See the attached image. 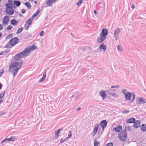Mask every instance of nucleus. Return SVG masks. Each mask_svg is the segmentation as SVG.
<instances>
[{
  "label": "nucleus",
  "mask_w": 146,
  "mask_h": 146,
  "mask_svg": "<svg viewBox=\"0 0 146 146\" xmlns=\"http://www.w3.org/2000/svg\"><path fill=\"white\" fill-rule=\"evenodd\" d=\"M8 2H9L8 3L9 4V5H11L13 4L12 0H8Z\"/></svg>",
  "instance_id": "52"
},
{
  "label": "nucleus",
  "mask_w": 146,
  "mask_h": 146,
  "mask_svg": "<svg viewBox=\"0 0 146 146\" xmlns=\"http://www.w3.org/2000/svg\"><path fill=\"white\" fill-rule=\"evenodd\" d=\"M99 126V124H97L95 125L92 134V136L93 137H94L97 134Z\"/></svg>",
  "instance_id": "10"
},
{
  "label": "nucleus",
  "mask_w": 146,
  "mask_h": 146,
  "mask_svg": "<svg viewBox=\"0 0 146 146\" xmlns=\"http://www.w3.org/2000/svg\"><path fill=\"white\" fill-rule=\"evenodd\" d=\"M62 128H60L57 130L56 131L54 132V134L59 135L60 132L62 130Z\"/></svg>",
  "instance_id": "36"
},
{
  "label": "nucleus",
  "mask_w": 146,
  "mask_h": 146,
  "mask_svg": "<svg viewBox=\"0 0 146 146\" xmlns=\"http://www.w3.org/2000/svg\"><path fill=\"white\" fill-rule=\"evenodd\" d=\"M99 94L102 97L103 99H104L106 97V94L105 93V91L104 90L100 91Z\"/></svg>",
  "instance_id": "16"
},
{
  "label": "nucleus",
  "mask_w": 146,
  "mask_h": 146,
  "mask_svg": "<svg viewBox=\"0 0 146 146\" xmlns=\"http://www.w3.org/2000/svg\"><path fill=\"white\" fill-rule=\"evenodd\" d=\"M28 56L25 49L22 52L16 54L13 58L15 61L11 62L9 66V72L13 74L15 77L17 74L19 70L23 65V61L21 58H23Z\"/></svg>",
  "instance_id": "1"
},
{
  "label": "nucleus",
  "mask_w": 146,
  "mask_h": 146,
  "mask_svg": "<svg viewBox=\"0 0 146 146\" xmlns=\"http://www.w3.org/2000/svg\"><path fill=\"white\" fill-rule=\"evenodd\" d=\"M122 127L121 125H118L116 127L113 128V130L115 131L116 133L119 132L122 129Z\"/></svg>",
  "instance_id": "13"
},
{
  "label": "nucleus",
  "mask_w": 146,
  "mask_h": 146,
  "mask_svg": "<svg viewBox=\"0 0 146 146\" xmlns=\"http://www.w3.org/2000/svg\"><path fill=\"white\" fill-rule=\"evenodd\" d=\"M133 127L135 129L138 128L140 125V121L139 120H135V122H134Z\"/></svg>",
  "instance_id": "11"
},
{
  "label": "nucleus",
  "mask_w": 146,
  "mask_h": 146,
  "mask_svg": "<svg viewBox=\"0 0 146 146\" xmlns=\"http://www.w3.org/2000/svg\"><path fill=\"white\" fill-rule=\"evenodd\" d=\"M5 6L6 7V8L8 9L11 11H14V10L13 9V8L10 5H9V4L8 3L6 4L5 5Z\"/></svg>",
  "instance_id": "28"
},
{
  "label": "nucleus",
  "mask_w": 146,
  "mask_h": 146,
  "mask_svg": "<svg viewBox=\"0 0 146 146\" xmlns=\"http://www.w3.org/2000/svg\"><path fill=\"white\" fill-rule=\"evenodd\" d=\"M15 139H16V138L15 136H11L9 138H5L2 141L1 143H3L4 142H6L7 143V142L10 141H14Z\"/></svg>",
  "instance_id": "9"
},
{
  "label": "nucleus",
  "mask_w": 146,
  "mask_h": 146,
  "mask_svg": "<svg viewBox=\"0 0 146 146\" xmlns=\"http://www.w3.org/2000/svg\"><path fill=\"white\" fill-rule=\"evenodd\" d=\"M120 32L121 29L119 28H117L114 31V36L116 40L119 38L118 35Z\"/></svg>",
  "instance_id": "8"
},
{
  "label": "nucleus",
  "mask_w": 146,
  "mask_h": 146,
  "mask_svg": "<svg viewBox=\"0 0 146 146\" xmlns=\"http://www.w3.org/2000/svg\"><path fill=\"white\" fill-rule=\"evenodd\" d=\"M122 92L123 93V94L125 95V96L127 94V90L125 89H123L122 90Z\"/></svg>",
  "instance_id": "42"
},
{
  "label": "nucleus",
  "mask_w": 146,
  "mask_h": 146,
  "mask_svg": "<svg viewBox=\"0 0 146 146\" xmlns=\"http://www.w3.org/2000/svg\"><path fill=\"white\" fill-rule=\"evenodd\" d=\"M5 11H6V13L9 15H13L14 13V11H13L7 9H5Z\"/></svg>",
  "instance_id": "23"
},
{
  "label": "nucleus",
  "mask_w": 146,
  "mask_h": 146,
  "mask_svg": "<svg viewBox=\"0 0 146 146\" xmlns=\"http://www.w3.org/2000/svg\"><path fill=\"white\" fill-rule=\"evenodd\" d=\"M43 75L42 77L39 80V82H41L43 81L45 79L46 77V71H44L43 72Z\"/></svg>",
  "instance_id": "19"
},
{
  "label": "nucleus",
  "mask_w": 146,
  "mask_h": 146,
  "mask_svg": "<svg viewBox=\"0 0 146 146\" xmlns=\"http://www.w3.org/2000/svg\"><path fill=\"white\" fill-rule=\"evenodd\" d=\"M5 92V91H4L0 94V100L2 98L4 97Z\"/></svg>",
  "instance_id": "39"
},
{
  "label": "nucleus",
  "mask_w": 146,
  "mask_h": 146,
  "mask_svg": "<svg viewBox=\"0 0 146 146\" xmlns=\"http://www.w3.org/2000/svg\"><path fill=\"white\" fill-rule=\"evenodd\" d=\"M115 89H111L110 88L107 90L106 91V92L108 94L110 95V94L112 93V92H113V90L115 91L116 90Z\"/></svg>",
  "instance_id": "25"
},
{
  "label": "nucleus",
  "mask_w": 146,
  "mask_h": 146,
  "mask_svg": "<svg viewBox=\"0 0 146 146\" xmlns=\"http://www.w3.org/2000/svg\"><path fill=\"white\" fill-rule=\"evenodd\" d=\"M98 48L100 51H102V50H103V51H104L106 50L107 47L103 43H102L100 45Z\"/></svg>",
  "instance_id": "15"
},
{
  "label": "nucleus",
  "mask_w": 146,
  "mask_h": 146,
  "mask_svg": "<svg viewBox=\"0 0 146 146\" xmlns=\"http://www.w3.org/2000/svg\"><path fill=\"white\" fill-rule=\"evenodd\" d=\"M40 10L39 9H38L37 11L35 13L36 14H37V15H38V14L40 12Z\"/></svg>",
  "instance_id": "53"
},
{
  "label": "nucleus",
  "mask_w": 146,
  "mask_h": 146,
  "mask_svg": "<svg viewBox=\"0 0 146 146\" xmlns=\"http://www.w3.org/2000/svg\"><path fill=\"white\" fill-rule=\"evenodd\" d=\"M98 5L99 7V10L103 11L104 10V4L102 3H99Z\"/></svg>",
  "instance_id": "22"
},
{
  "label": "nucleus",
  "mask_w": 146,
  "mask_h": 146,
  "mask_svg": "<svg viewBox=\"0 0 146 146\" xmlns=\"http://www.w3.org/2000/svg\"><path fill=\"white\" fill-rule=\"evenodd\" d=\"M108 31L107 29H103L101 33L100 34V36H98L97 40V42L98 44L100 43L103 42L106 38V36L108 34Z\"/></svg>",
  "instance_id": "2"
},
{
  "label": "nucleus",
  "mask_w": 146,
  "mask_h": 146,
  "mask_svg": "<svg viewBox=\"0 0 146 146\" xmlns=\"http://www.w3.org/2000/svg\"><path fill=\"white\" fill-rule=\"evenodd\" d=\"M13 36V34L11 33L8 35L6 37V39H8L11 38Z\"/></svg>",
  "instance_id": "38"
},
{
  "label": "nucleus",
  "mask_w": 146,
  "mask_h": 146,
  "mask_svg": "<svg viewBox=\"0 0 146 146\" xmlns=\"http://www.w3.org/2000/svg\"><path fill=\"white\" fill-rule=\"evenodd\" d=\"M137 104H145L146 103V99L143 97L137 98Z\"/></svg>",
  "instance_id": "6"
},
{
  "label": "nucleus",
  "mask_w": 146,
  "mask_h": 146,
  "mask_svg": "<svg viewBox=\"0 0 146 146\" xmlns=\"http://www.w3.org/2000/svg\"><path fill=\"white\" fill-rule=\"evenodd\" d=\"M46 4L48 6H50L52 5L53 2H52V0H46Z\"/></svg>",
  "instance_id": "29"
},
{
  "label": "nucleus",
  "mask_w": 146,
  "mask_h": 146,
  "mask_svg": "<svg viewBox=\"0 0 146 146\" xmlns=\"http://www.w3.org/2000/svg\"><path fill=\"white\" fill-rule=\"evenodd\" d=\"M72 136V133H70L68 135V137L66 138L67 139H69Z\"/></svg>",
  "instance_id": "49"
},
{
  "label": "nucleus",
  "mask_w": 146,
  "mask_h": 146,
  "mask_svg": "<svg viewBox=\"0 0 146 146\" xmlns=\"http://www.w3.org/2000/svg\"><path fill=\"white\" fill-rule=\"evenodd\" d=\"M106 146H113V143L112 142L109 143L106 145Z\"/></svg>",
  "instance_id": "43"
},
{
  "label": "nucleus",
  "mask_w": 146,
  "mask_h": 146,
  "mask_svg": "<svg viewBox=\"0 0 146 146\" xmlns=\"http://www.w3.org/2000/svg\"><path fill=\"white\" fill-rule=\"evenodd\" d=\"M24 4L29 9H30L31 8L32 6L31 5L30 3L26 2Z\"/></svg>",
  "instance_id": "30"
},
{
  "label": "nucleus",
  "mask_w": 146,
  "mask_h": 146,
  "mask_svg": "<svg viewBox=\"0 0 146 146\" xmlns=\"http://www.w3.org/2000/svg\"><path fill=\"white\" fill-rule=\"evenodd\" d=\"M5 6L6 7V8L8 9L11 11H14V10L13 9V8L10 5H9V4L8 3L6 4L5 5Z\"/></svg>",
  "instance_id": "27"
},
{
  "label": "nucleus",
  "mask_w": 146,
  "mask_h": 146,
  "mask_svg": "<svg viewBox=\"0 0 146 146\" xmlns=\"http://www.w3.org/2000/svg\"><path fill=\"white\" fill-rule=\"evenodd\" d=\"M10 5L13 8H16V7L15 6V5H13V4H12V5Z\"/></svg>",
  "instance_id": "57"
},
{
  "label": "nucleus",
  "mask_w": 146,
  "mask_h": 146,
  "mask_svg": "<svg viewBox=\"0 0 146 146\" xmlns=\"http://www.w3.org/2000/svg\"><path fill=\"white\" fill-rule=\"evenodd\" d=\"M18 23V21L15 19H13L11 21V24L13 26L16 25Z\"/></svg>",
  "instance_id": "21"
},
{
  "label": "nucleus",
  "mask_w": 146,
  "mask_h": 146,
  "mask_svg": "<svg viewBox=\"0 0 146 146\" xmlns=\"http://www.w3.org/2000/svg\"><path fill=\"white\" fill-rule=\"evenodd\" d=\"M129 110H125V111H123L122 112V113H129Z\"/></svg>",
  "instance_id": "51"
},
{
  "label": "nucleus",
  "mask_w": 146,
  "mask_h": 146,
  "mask_svg": "<svg viewBox=\"0 0 146 146\" xmlns=\"http://www.w3.org/2000/svg\"><path fill=\"white\" fill-rule=\"evenodd\" d=\"M10 50H6L5 51H4V53L6 54L8 53L9 52H10Z\"/></svg>",
  "instance_id": "50"
},
{
  "label": "nucleus",
  "mask_w": 146,
  "mask_h": 146,
  "mask_svg": "<svg viewBox=\"0 0 146 146\" xmlns=\"http://www.w3.org/2000/svg\"><path fill=\"white\" fill-rule=\"evenodd\" d=\"M80 95L78 94V93L77 92H76L74 93V94L71 96L70 98L69 101H71L72 100V98H75V100H77L79 99Z\"/></svg>",
  "instance_id": "12"
},
{
  "label": "nucleus",
  "mask_w": 146,
  "mask_h": 146,
  "mask_svg": "<svg viewBox=\"0 0 146 146\" xmlns=\"http://www.w3.org/2000/svg\"><path fill=\"white\" fill-rule=\"evenodd\" d=\"M13 4L16 6L18 7L21 4V2L18 0H15L14 1Z\"/></svg>",
  "instance_id": "26"
},
{
  "label": "nucleus",
  "mask_w": 146,
  "mask_h": 146,
  "mask_svg": "<svg viewBox=\"0 0 146 146\" xmlns=\"http://www.w3.org/2000/svg\"><path fill=\"white\" fill-rule=\"evenodd\" d=\"M132 95L133 97V98L131 100V102H133L135 98V94L134 93H132Z\"/></svg>",
  "instance_id": "35"
},
{
  "label": "nucleus",
  "mask_w": 146,
  "mask_h": 146,
  "mask_svg": "<svg viewBox=\"0 0 146 146\" xmlns=\"http://www.w3.org/2000/svg\"><path fill=\"white\" fill-rule=\"evenodd\" d=\"M127 126H125V129H123L118 134V137L121 141H125L127 138V134L126 132Z\"/></svg>",
  "instance_id": "3"
},
{
  "label": "nucleus",
  "mask_w": 146,
  "mask_h": 146,
  "mask_svg": "<svg viewBox=\"0 0 146 146\" xmlns=\"http://www.w3.org/2000/svg\"><path fill=\"white\" fill-rule=\"evenodd\" d=\"M132 96V94L130 92H128L127 94L125 95V98L127 100H130Z\"/></svg>",
  "instance_id": "17"
},
{
  "label": "nucleus",
  "mask_w": 146,
  "mask_h": 146,
  "mask_svg": "<svg viewBox=\"0 0 146 146\" xmlns=\"http://www.w3.org/2000/svg\"><path fill=\"white\" fill-rule=\"evenodd\" d=\"M6 113V112H4L2 111L0 112V116H1L3 115L4 114Z\"/></svg>",
  "instance_id": "48"
},
{
  "label": "nucleus",
  "mask_w": 146,
  "mask_h": 146,
  "mask_svg": "<svg viewBox=\"0 0 146 146\" xmlns=\"http://www.w3.org/2000/svg\"><path fill=\"white\" fill-rule=\"evenodd\" d=\"M110 95L116 98H117L119 97V95L116 93H112L110 94Z\"/></svg>",
  "instance_id": "37"
},
{
  "label": "nucleus",
  "mask_w": 146,
  "mask_h": 146,
  "mask_svg": "<svg viewBox=\"0 0 146 146\" xmlns=\"http://www.w3.org/2000/svg\"><path fill=\"white\" fill-rule=\"evenodd\" d=\"M37 47H36L34 44L32 46H27L24 49L27 54H28L31 51H33Z\"/></svg>",
  "instance_id": "4"
},
{
  "label": "nucleus",
  "mask_w": 146,
  "mask_h": 146,
  "mask_svg": "<svg viewBox=\"0 0 146 146\" xmlns=\"http://www.w3.org/2000/svg\"><path fill=\"white\" fill-rule=\"evenodd\" d=\"M4 54V51L0 52V55H3Z\"/></svg>",
  "instance_id": "61"
},
{
  "label": "nucleus",
  "mask_w": 146,
  "mask_h": 146,
  "mask_svg": "<svg viewBox=\"0 0 146 146\" xmlns=\"http://www.w3.org/2000/svg\"><path fill=\"white\" fill-rule=\"evenodd\" d=\"M26 24H25L24 25V27L25 28V30H27L29 27V26H27Z\"/></svg>",
  "instance_id": "47"
},
{
  "label": "nucleus",
  "mask_w": 146,
  "mask_h": 146,
  "mask_svg": "<svg viewBox=\"0 0 146 146\" xmlns=\"http://www.w3.org/2000/svg\"><path fill=\"white\" fill-rule=\"evenodd\" d=\"M135 120V119L133 117L127 119L126 122L127 123H133Z\"/></svg>",
  "instance_id": "18"
},
{
  "label": "nucleus",
  "mask_w": 146,
  "mask_h": 146,
  "mask_svg": "<svg viewBox=\"0 0 146 146\" xmlns=\"http://www.w3.org/2000/svg\"><path fill=\"white\" fill-rule=\"evenodd\" d=\"M13 28V26L11 25H10L8 26L7 28H6V30L7 31H9L11 30Z\"/></svg>",
  "instance_id": "41"
},
{
  "label": "nucleus",
  "mask_w": 146,
  "mask_h": 146,
  "mask_svg": "<svg viewBox=\"0 0 146 146\" xmlns=\"http://www.w3.org/2000/svg\"><path fill=\"white\" fill-rule=\"evenodd\" d=\"M66 140V139L65 138V139H64V140H63V139H61L60 140V143H63Z\"/></svg>",
  "instance_id": "46"
},
{
  "label": "nucleus",
  "mask_w": 146,
  "mask_h": 146,
  "mask_svg": "<svg viewBox=\"0 0 146 146\" xmlns=\"http://www.w3.org/2000/svg\"><path fill=\"white\" fill-rule=\"evenodd\" d=\"M141 129L142 131H146V124H143L140 126Z\"/></svg>",
  "instance_id": "20"
},
{
  "label": "nucleus",
  "mask_w": 146,
  "mask_h": 146,
  "mask_svg": "<svg viewBox=\"0 0 146 146\" xmlns=\"http://www.w3.org/2000/svg\"><path fill=\"white\" fill-rule=\"evenodd\" d=\"M94 13L95 14V15L97 14V11L96 10H94Z\"/></svg>",
  "instance_id": "63"
},
{
  "label": "nucleus",
  "mask_w": 146,
  "mask_h": 146,
  "mask_svg": "<svg viewBox=\"0 0 146 146\" xmlns=\"http://www.w3.org/2000/svg\"><path fill=\"white\" fill-rule=\"evenodd\" d=\"M108 124L107 121L105 120L102 121L100 123L99 125L102 127V129L104 131L106 128Z\"/></svg>",
  "instance_id": "7"
},
{
  "label": "nucleus",
  "mask_w": 146,
  "mask_h": 146,
  "mask_svg": "<svg viewBox=\"0 0 146 146\" xmlns=\"http://www.w3.org/2000/svg\"><path fill=\"white\" fill-rule=\"evenodd\" d=\"M4 72V70H1V71L0 72V77L3 74V73Z\"/></svg>",
  "instance_id": "54"
},
{
  "label": "nucleus",
  "mask_w": 146,
  "mask_h": 146,
  "mask_svg": "<svg viewBox=\"0 0 146 146\" xmlns=\"http://www.w3.org/2000/svg\"><path fill=\"white\" fill-rule=\"evenodd\" d=\"M3 102V100H0V104H1Z\"/></svg>",
  "instance_id": "64"
},
{
  "label": "nucleus",
  "mask_w": 146,
  "mask_h": 146,
  "mask_svg": "<svg viewBox=\"0 0 146 146\" xmlns=\"http://www.w3.org/2000/svg\"><path fill=\"white\" fill-rule=\"evenodd\" d=\"M13 46H12V45H11L10 44V42H9V41L7 43V44L3 47V48H11Z\"/></svg>",
  "instance_id": "32"
},
{
  "label": "nucleus",
  "mask_w": 146,
  "mask_h": 146,
  "mask_svg": "<svg viewBox=\"0 0 146 146\" xmlns=\"http://www.w3.org/2000/svg\"><path fill=\"white\" fill-rule=\"evenodd\" d=\"M36 16L34 15H33L32 16V18H31L33 19H33L35 18L36 17Z\"/></svg>",
  "instance_id": "59"
},
{
  "label": "nucleus",
  "mask_w": 146,
  "mask_h": 146,
  "mask_svg": "<svg viewBox=\"0 0 146 146\" xmlns=\"http://www.w3.org/2000/svg\"><path fill=\"white\" fill-rule=\"evenodd\" d=\"M18 39V38L16 37L13 38L9 41L10 44L12 45V46H14L17 44Z\"/></svg>",
  "instance_id": "5"
},
{
  "label": "nucleus",
  "mask_w": 146,
  "mask_h": 146,
  "mask_svg": "<svg viewBox=\"0 0 146 146\" xmlns=\"http://www.w3.org/2000/svg\"><path fill=\"white\" fill-rule=\"evenodd\" d=\"M44 32L43 31H42L39 33V35L40 36H42L44 35Z\"/></svg>",
  "instance_id": "44"
},
{
  "label": "nucleus",
  "mask_w": 146,
  "mask_h": 146,
  "mask_svg": "<svg viewBox=\"0 0 146 146\" xmlns=\"http://www.w3.org/2000/svg\"><path fill=\"white\" fill-rule=\"evenodd\" d=\"M84 0H79L76 3V4L78 6H79L82 3Z\"/></svg>",
  "instance_id": "33"
},
{
  "label": "nucleus",
  "mask_w": 146,
  "mask_h": 146,
  "mask_svg": "<svg viewBox=\"0 0 146 146\" xmlns=\"http://www.w3.org/2000/svg\"><path fill=\"white\" fill-rule=\"evenodd\" d=\"M117 49L119 51H122L123 50V48L121 45H119L117 46Z\"/></svg>",
  "instance_id": "40"
},
{
  "label": "nucleus",
  "mask_w": 146,
  "mask_h": 146,
  "mask_svg": "<svg viewBox=\"0 0 146 146\" xmlns=\"http://www.w3.org/2000/svg\"><path fill=\"white\" fill-rule=\"evenodd\" d=\"M131 8L133 9L135 8V5L134 4H132L131 6Z\"/></svg>",
  "instance_id": "62"
},
{
  "label": "nucleus",
  "mask_w": 146,
  "mask_h": 146,
  "mask_svg": "<svg viewBox=\"0 0 146 146\" xmlns=\"http://www.w3.org/2000/svg\"><path fill=\"white\" fill-rule=\"evenodd\" d=\"M9 17L7 16H5L3 18V25H7L8 24V23L9 22Z\"/></svg>",
  "instance_id": "14"
},
{
  "label": "nucleus",
  "mask_w": 146,
  "mask_h": 146,
  "mask_svg": "<svg viewBox=\"0 0 146 146\" xmlns=\"http://www.w3.org/2000/svg\"><path fill=\"white\" fill-rule=\"evenodd\" d=\"M81 109V108H77V109H76V111H79V110H80Z\"/></svg>",
  "instance_id": "60"
},
{
  "label": "nucleus",
  "mask_w": 146,
  "mask_h": 146,
  "mask_svg": "<svg viewBox=\"0 0 146 146\" xmlns=\"http://www.w3.org/2000/svg\"><path fill=\"white\" fill-rule=\"evenodd\" d=\"M3 27L1 24H0V31L3 29Z\"/></svg>",
  "instance_id": "58"
},
{
  "label": "nucleus",
  "mask_w": 146,
  "mask_h": 146,
  "mask_svg": "<svg viewBox=\"0 0 146 146\" xmlns=\"http://www.w3.org/2000/svg\"><path fill=\"white\" fill-rule=\"evenodd\" d=\"M23 29V27H22L18 29L16 32V34H18L21 33Z\"/></svg>",
  "instance_id": "31"
},
{
  "label": "nucleus",
  "mask_w": 146,
  "mask_h": 146,
  "mask_svg": "<svg viewBox=\"0 0 146 146\" xmlns=\"http://www.w3.org/2000/svg\"><path fill=\"white\" fill-rule=\"evenodd\" d=\"M126 130L128 131H130L131 130V129L129 126L127 127Z\"/></svg>",
  "instance_id": "45"
},
{
  "label": "nucleus",
  "mask_w": 146,
  "mask_h": 146,
  "mask_svg": "<svg viewBox=\"0 0 146 146\" xmlns=\"http://www.w3.org/2000/svg\"><path fill=\"white\" fill-rule=\"evenodd\" d=\"M33 21V19L30 18L28 19L27 21L25 24L28 25L29 26H30L32 24V22Z\"/></svg>",
  "instance_id": "24"
},
{
  "label": "nucleus",
  "mask_w": 146,
  "mask_h": 146,
  "mask_svg": "<svg viewBox=\"0 0 146 146\" xmlns=\"http://www.w3.org/2000/svg\"><path fill=\"white\" fill-rule=\"evenodd\" d=\"M55 134V139H57L59 136V135L56 134Z\"/></svg>",
  "instance_id": "55"
},
{
  "label": "nucleus",
  "mask_w": 146,
  "mask_h": 146,
  "mask_svg": "<svg viewBox=\"0 0 146 146\" xmlns=\"http://www.w3.org/2000/svg\"><path fill=\"white\" fill-rule=\"evenodd\" d=\"M100 144L99 142L97 141V139H94V146H98V145Z\"/></svg>",
  "instance_id": "34"
},
{
  "label": "nucleus",
  "mask_w": 146,
  "mask_h": 146,
  "mask_svg": "<svg viewBox=\"0 0 146 146\" xmlns=\"http://www.w3.org/2000/svg\"><path fill=\"white\" fill-rule=\"evenodd\" d=\"M25 9H23L22 10L21 13L22 14H24L25 13Z\"/></svg>",
  "instance_id": "56"
}]
</instances>
